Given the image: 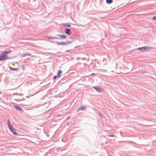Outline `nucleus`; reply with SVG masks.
Returning a JSON list of instances; mask_svg holds the SVG:
<instances>
[{
  "label": "nucleus",
  "mask_w": 156,
  "mask_h": 156,
  "mask_svg": "<svg viewBox=\"0 0 156 156\" xmlns=\"http://www.w3.org/2000/svg\"><path fill=\"white\" fill-rule=\"evenodd\" d=\"M1 92L0 91V94H1Z\"/></svg>",
  "instance_id": "23"
},
{
  "label": "nucleus",
  "mask_w": 156,
  "mask_h": 156,
  "mask_svg": "<svg viewBox=\"0 0 156 156\" xmlns=\"http://www.w3.org/2000/svg\"><path fill=\"white\" fill-rule=\"evenodd\" d=\"M65 26L67 27H70L71 26V25L70 24H67Z\"/></svg>",
  "instance_id": "16"
},
{
  "label": "nucleus",
  "mask_w": 156,
  "mask_h": 156,
  "mask_svg": "<svg viewBox=\"0 0 156 156\" xmlns=\"http://www.w3.org/2000/svg\"><path fill=\"white\" fill-rule=\"evenodd\" d=\"M62 73V71L61 70H59L58 72L57 76L59 77L61 76V74Z\"/></svg>",
  "instance_id": "10"
},
{
  "label": "nucleus",
  "mask_w": 156,
  "mask_h": 156,
  "mask_svg": "<svg viewBox=\"0 0 156 156\" xmlns=\"http://www.w3.org/2000/svg\"><path fill=\"white\" fill-rule=\"evenodd\" d=\"M11 132L14 135H18V133H17L15 129L13 127H8Z\"/></svg>",
  "instance_id": "2"
},
{
  "label": "nucleus",
  "mask_w": 156,
  "mask_h": 156,
  "mask_svg": "<svg viewBox=\"0 0 156 156\" xmlns=\"http://www.w3.org/2000/svg\"><path fill=\"white\" fill-rule=\"evenodd\" d=\"M151 48V47L146 46L144 47L140 48H138L137 49L138 50H140L141 51H143L146 50H148Z\"/></svg>",
  "instance_id": "3"
},
{
  "label": "nucleus",
  "mask_w": 156,
  "mask_h": 156,
  "mask_svg": "<svg viewBox=\"0 0 156 156\" xmlns=\"http://www.w3.org/2000/svg\"><path fill=\"white\" fill-rule=\"evenodd\" d=\"M86 108L85 107L82 106L80 108L78 109V110L79 111L80 110H86Z\"/></svg>",
  "instance_id": "9"
},
{
  "label": "nucleus",
  "mask_w": 156,
  "mask_h": 156,
  "mask_svg": "<svg viewBox=\"0 0 156 156\" xmlns=\"http://www.w3.org/2000/svg\"><path fill=\"white\" fill-rule=\"evenodd\" d=\"M57 76H55L54 77H53V79H56V78H57Z\"/></svg>",
  "instance_id": "18"
},
{
  "label": "nucleus",
  "mask_w": 156,
  "mask_h": 156,
  "mask_svg": "<svg viewBox=\"0 0 156 156\" xmlns=\"http://www.w3.org/2000/svg\"><path fill=\"white\" fill-rule=\"evenodd\" d=\"M30 54H25L23 55V56L24 57L27 55H30Z\"/></svg>",
  "instance_id": "13"
},
{
  "label": "nucleus",
  "mask_w": 156,
  "mask_h": 156,
  "mask_svg": "<svg viewBox=\"0 0 156 156\" xmlns=\"http://www.w3.org/2000/svg\"><path fill=\"white\" fill-rule=\"evenodd\" d=\"M11 52L12 51L11 50L3 51L2 54L0 56V61L9 59L8 56L6 54Z\"/></svg>",
  "instance_id": "1"
},
{
  "label": "nucleus",
  "mask_w": 156,
  "mask_h": 156,
  "mask_svg": "<svg viewBox=\"0 0 156 156\" xmlns=\"http://www.w3.org/2000/svg\"><path fill=\"white\" fill-rule=\"evenodd\" d=\"M57 44L58 45H65L66 44H68V42H57Z\"/></svg>",
  "instance_id": "6"
},
{
  "label": "nucleus",
  "mask_w": 156,
  "mask_h": 156,
  "mask_svg": "<svg viewBox=\"0 0 156 156\" xmlns=\"http://www.w3.org/2000/svg\"><path fill=\"white\" fill-rule=\"evenodd\" d=\"M50 38L51 39H53L54 38L53 37H50Z\"/></svg>",
  "instance_id": "20"
},
{
  "label": "nucleus",
  "mask_w": 156,
  "mask_h": 156,
  "mask_svg": "<svg viewBox=\"0 0 156 156\" xmlns=\"http://www.w3.org/2000/svg\"><path fill=\"white\" fill-rule=\"evenodd\" d=\"M58 36L62 39H65L66 37V35H58Z\"/></svg>",
  "instance_id": "8"
},
{
  "label": "nucleus",
  "mask_w": 156,
  "mask_h": 156,
  "mask_svg": "<svg viewBox=\"0 0 156 156\" xmlns=\"http://www.w3.org/2000/svg\"><path fill=\"white\" fill-rule=\"evenodd\" d=\"M14 108L16 109L17 110H18L19 111H23V110H22V109L18 106H14Z\"/></svg>",
  "instance_id": "7"
},
{
  "label": "nucleus",
  "mask_w": 156,
  "mask_h": 156,
  "mask_svg": "<svg viewBox=\"0 0 156 156\" xmlns=\"http://www.w3.org/2000/svg\"><path fill=\"white\" fill-rule=\"evenodd\" d=\"M106 2L108 4H111L113 2V1L112 0H106Z\"/></svg>",
  "instance_id": "12"
},
{
  "label": "nucleus",
  "mask_w": 156,
  "mask_h": 156,
  "mask_svg": "<svg viewBox=\"0 0 156 156\" xmlns=\"http://www.w3.org/2000/svg\"><path fill=\"white\" fill-rule=\"evenodd\" d=\"M36 129H38V128H37V127H36Z\"/></svg>",
  "instance_id": "21"
},
{
  "label": "nucleus",
  "mask_w": 156,
  "mask_h": 156,
  "mask_svg": "<svg viewBox=\"0 0 156 156\" xmlns=\"http://www.w3.org/2000/svg\"><path fill=\"white\" fill-rule=\"evenodd\" d=\"M44 128H43V130L44 131Z\"/></svg>",
  "instance_id": "22"
},
{
  "label": "nucleus",
  "mask_w": 156,
  "mask_h": 156,
  "mask_svg": "<svg viewBox=\"0 0 156 156\" xmlns=\"http://www.w3.org/2000/svg\"><path fill=\"white\" fill-rule=\"evenodd\" d=\"M99 115L100 116H103V114H102L101 113H99Z\"/></svg>",
  "instance_id": "19"
},
{
  "label": "nucleus",
  "mask_w": 156,
  "mask_h": 156,
  "mask_svg": "<svg viewBox=\"0 0 156 156\" xmlns=\"http://www.w3.org/2000/svg\"><path fill=\"white\" fill-rule=\"evenodd\" d=\"M10 122L9 121H8V126L9 127H11V126H10L9 124H10Z\"/></svg>",
  "instance_id": "17"
},
{
  "label": "nucleus",
  "mask_w": 156,
  "mask_h": 156,
  "mask_svg": "<svg viewBox=\"0 0 156 156\" xmlns=\"http://www.w3.org/2000/svg\"><path fill=\"white\" fill-rule=\"evenodd\" d=\"M108 136L109 137H112L115 136L114 135H113V134H111L110 135H108Z\"/></svg>",
  "instance_id": "14"
},
{
  "label": "nucleus",
  "mask_w": 156,
  "mask_h": 156,
  "mask_svg": "<svg viewBox=\"0 0 156 156\" xmlns=\"http://www.w3.org/2000/svg\"><path fill=\"white\" fill-rule=\"evenodd\" d=\"M152 20H156V16H155L153 17V18H152Z\"/></svg>",
  "instance_id": "15"
},
{
  "label": "nucleus",
  "mask_w": 156,
  "mask_h": 156,
  "mask_svg": "<svg viewBox=\"0 0 156 156\" xmlns=\"http://www.w3.org/2000/svg\"><path fill=\"white\" fill-rule=\"evenodd\" d=\"M65 33L68 35H69L70 34V30L69 28H66V29Z\"/></svg>",
  "instance_id": "5"
},
{
  "label": "nucleus",
  "mask_w": 156,
  "mask_h": 156,
  "mask_svg": "<svg viewBox=\"0 0 156 156\" xmlns=\"http://www.w3.org/2000/svg\"><path fill=\"white\" fill-rule=\"evenodd\" d=\"M93 88L98 92H100L103 90L102 89H101L98 87H93Z\"/></svg>",
  "instance_id": "4"
},
{
  "label": "nucleus",
  "mask_w": 156,
  "mask_h": 156,
  "mask_svg": "<svg viewBox=\"0 0 156 156\" xmlns=\"http://www.w3.org/2000/svg\"><path fill=\"white\" fill-rule=\"evenodd\" d=\"M9 69L13 71H17L18 69V68H14L11 67H9Z\"/></svg>",
  "instance_id": "11"
}]
</instances>
